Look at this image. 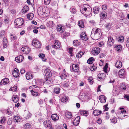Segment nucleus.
I'll list each match as a JSON object with an SVG mask.
<instances>
[{
	"instance_id": "37",
	"label": "nucleus",
	"mask_w": 129,
	"mask_h": 129,
	"mask_svg": "<svg viewBox=\"0 0 129 129\" xmlns=\"http://www.w3.org/2000/svg\"><path fill=\"white\" fill-rule=\"evenodd\" d=\"M79 27L81 28H83L84 27V22L82 21H80L78 22Z\"/></svg>"
},
{
	"instance_id": "53",
	"label": "nucleus",
	"mask_w": 129,
	"mask_h": 129,
	"mask_svg": "<svg viewBox=\"0 0 129 129\" xmlns=\"http://www.w3.org/2000/svg\"><path fill=\"white\" fill-rule=\"evenodd\" d=\"M90 68L91 70L93 71V70H95L96 69V67L94 66H93L90 67Z\"/></svg>"
},
{
	"instance_id": "58",
	"label": "nucleus",
	"mask_w": 129,
	"mask_h": 129,
	"mask_svg": "<svg viewBox=\"0 0 129 129\" xmlns=\"http://www.w3.org/2000/svg\"><path fill=\"white\" fill-rule=\"evenodd\" d=\"M124 98H126L127 101H129V95H125Z\"/></svg>"
},
{
	"instance_id": "40",
	"label": "nucleus",
	"mask_w": 129,
	"mask_h": 129,
	"mask_svg": "<svg viewBox=\"0 0 129 129\" xmlns=\"http://www.w3.org/2000/svg\"><path fill=\"white\" fill-rule=\"evenodd\" d=\"M52 81L51 79L50 78H47L46 80L45 81V83L47 84L50 83Z\"/></svg>"
},
{
	"instance_id": "27",
	"label": "nucleus",
	"mask_w": 129,
	"mask_h": 129,
	"mask_svg": "<svg viewBox=\"0 0 129 129\" xmlns=\"http://www.w3.org/2000/svg\"><path fill=\"white\" fill-rule=\"evenodd\" d=\"M51 117L52 119L54 121H57L59 119V117L56 114H52Z\"/></svg>"
},
{
	"instance_id": "41",
	"label": "nucleus",
	"mask_w": 129,
	"mask_h": 129,
	"mask_svg": "<svg viewBox=\"0 0 129 129\" xmlns=\"http://www.w3.org/2000/svg\"><path fill=\"white\" fill-rule=\"evenodd\" d=\"M118 41L121 43L123 42L124 41V38L123 36H120L118 39Z\"/></svg>"
},
{
	"instance_id": "3",
	"label": "nucleus",
	"mask_w": 129,
	"mask_h": 129,
	"mask_svg": "<svg viewBox=\"0 0 129 129\" xmlns=\"http://www.w3.org/2000/svg\"><path fill=\"white\" fill-rule=\"evenodd\" d=\"M32 44L33 46L37 48H39L41 46L40 42L36 39H34L33 40Z\"/></svg>"
},
{
	"instance_id": "57",
	"label": "nucleus",
	"mask_w": 129,
	"mask_h": 129,
	"mask_svg": "<svg viewBox=\"0 0 129 129\" xmlns=\"http://www.w3.org/2000/svg\"><path fill=\"white\" fill-rule=\"evenodd\" d=\"M5 31L4 30L2 31L0 33V37H3L4 35Z\"/></svg>"
},
{
	"instance_id": "46",
	"label": "nucleus",
	"mask_w": 129,
	"mask_h": 129,
	"mask_svg": "<svg viewBox=\"0 0 129 129\" xmlns=\"http://www.w3.org/2000/svg\"><path fill=\"white\" fill-rule=\"evenodd\" d=\"M73 43L74 45L76 46H77L79 44L78 41L77 40H74L73 41Z\"/></svg>"
},
{
	"instance_id": "1",
	"label": "nucleus",
	"mask_w": 129,
	"mask_h": 129,
	"mask_svg": "<svg viewBox=\"0 0 129 129\" xmlns=\"http://www.w3.org/2000/svg\"><path fill=\"white\" fill-rule=\"evenodd\" d=\"M101 35V31L100 28L96 27L93 28L91 34V37L93 40H98L100 38Z\"/></svg>"
},
{
	"instance_id": "8",
	"label": "nucleus",
	"mask_w": 129,
	"mask_h": 129,
	"mask_svg": "<svg viewBox=\"0 0 129 129\" xmlns=\"http://www.w3.org/2000/svg\"><path fill=\"white\" fill-rule=\"evenodd\" d=\"M45 73L47 78H50L52 75V73L50 70L46 69L45 70Z\"/></svg>"
},
{
	"instance_id": "34",
	"label": "nucleus",
	"mask_w": 129,
	"mask_h": 129,
	"mask_svg": "<svg viewBox=\"0 0 129 129\" xmlns=\"http://www.w3.org/2000/svg\"><path fill=\"white\" fill-rule=\"evenodd\" d=\"M34 16V15L32 13H29L27 15L28 19L30 20H32Z\"/></svg>"
},
{
	"instance_id": "15",
	"label": "nucleus",
	"mask_w": 129,
	"mask_h": 129,
	"mask_svg": "<svg viewBox=\"0 0 129 129\" xmlns=\"http://www.w3.org/2000/svg\"><path fill=\"white\" fill-rule=\"evenodd\" d=\"M62 26L61 24L57 25V26L56 29L58 31H59L60 33H62L64 31V30L62 28Z\"/></svg>"
},
{
	"instance_id": "17",
	"label": "nucleus",
	"mask_w": 129,
	"mask_h": 129,
	"mask_svg": "<svg viewBox=\"0 0 129 129\" xmlns=\"http://www.w3.org/2000/svg\"><path fill=\"white\" fill-rule=\"evenodd\" d=\"M80 38L82 40L84 41H86L88 39V38L87 37L86 34L85 32H82L80 36Z\"/></svg>"
},
{
	"instance_id": "45",
	"label": "nucleus",
	"mask_w": 129,
	"mask_h": 129,
	"mask_svg": "<svg viewBox=\"0 0 129 129\" xmlns=\"http://www.w3.org/2000/svg\"><path fill=\"white\" fill-rule=\"evenodd\" d=\"M31 127V126L29 123H26L24 126V127L25 128L28 129Z\"/></svg>"
},
{
	"instance_id": "9",
	"label": "nucleus",
	"mask_w": 129,
	"mask_h": 129,
	"mask_svg": "<svg viewBox=\"0 0 129 129\" xmlns=\"http://www.w3.org/2000/svg\"><path fill=\"white\" fill-rule=\"evenodd\" d=\"M60 43L59 42L58 40H56L53 47L55 49H59L60 47Z\"/></svg>"
},
{
	"instance_id": "38",
	"label": "nucleus",
	"mask_w": 129,
	"mask_h": 129,
	"mask_svg": "<svg viewBox=\"0 0 129 129\" xmlns=\"http://www.w3.org/2000/svg\"><path fill=\"white\" fill-rule=\"evenodd\" d=\"M30 92L32 95L34 96H36L38 95L39 93L36 91H35L31 90Z\"/></svg>"
},
{
	"instance_id": "43",
	"label": "nucleus",
	"mask_w": 129,
	"mask_h": 129,
	"mask_svg": "<svg viewBox=\"0 0 129 129\" xmlns=\"http://www.w3.org/2000/svg\"><path fill=\"white\" fill-rule=\"evenodd\" d=\"M60 91V88L59 87H56L54 88V91L56 94H58L59 93Z\"/></svg>"
},
{
	"instance_id": "56",
	"label": "nucleus",
	"mask_w": 129,
	"mask_h": 129,
	"mask_svg": "<svg viewBox=\"0 0 129 129\" xmlns=\"http://www.w3.org/2000/svg\"><path fill=\"white\" fill-rule=\"evenodd\" d=\"M120 109L121 110V112L122 113H124L126 112V111L123 108H120Z\"/></svg>"
},
{
	"instance_id": "32",
	"label": "nucleus",
	"mask_w": 129,
	"mask_h": 129,
	"mask_svg": "<svg viewBox=\"0 0 129 129\" xmlns=\"http://www.w3.org/2000/svg\"><path fill=\"white\" fill-rule=\"evenodd\" d=\"M39 57L42 58L43 61H45L47 59L46 58H45V55L43 53H40L39 54Z\"/></svg>"
},
{
	"instance_id": "4",
	"label": "nucleus",
	"mask_w": 129,
	"mask_h": 129,
	"mask_svg": "<svg viewBox=\"0 0 129 129\" xmlns=\"http://www.w3.org/2000/svg\"><path fill=\"white\" fill-rule=\"evenodd\" d=\"M106 75L104 73H101L97 75V79L99 81H103L106 77Z\"/></svg>"
},
{
	"instance_id": "14",
	"label": "nucleus",
	"mask_w": 129,
	"mask_h": 129,
	"mask_svg": "<svg viewBox=\"0 0 129 129\" xmlns=\"http://www.w3.org/2000/svg\"><path fill=\"white\" fill-rule=\"evenodd\" d=\"M43 124L45 127L47 128L48 126H50V125L51 124V123L50 120H47L44 121L43 122Z\"/></svg>"
},
{
	"instance_id": "6",
	"label": "nucleus",
	"mask_w": 129,
	"mask_h": 129,
	"mask_svg": "<svg viewBox=\"0 0 129 129\" xmlns=\"http://www.w3.org/2000/svg\"><path fill=\"white\" fill-rule=\"evenodd\" d=\"M77 64H73L72 66H70L71 70L72 71L78 72L79 70V67Z\"/></svg>"
},
{
	"instance_id": "31",
	"label": "nucleus",
	"mask_w": 129,
	"mask_h": 129,
	"mask_svg": "<svg viewBox=\"0 0 129 129\" xmlns=\"http://www.w3.org/2000/svg\"><path fill=\"white\" fill-rule=\"evenodd\" d=\"M87 111H85L83 110H80L79 111V113L81 115L85 116L87 115Z\"/></svg>"
},
{
	"instance_id": "47",
	"label": "nucleus",
	"mask_w": 129,
	"mask_h": 129,
	"mask_svg": "<svg viewBox=\"0 0 129 129\" xmlns=\"http://www.w3.org/2000/svg\"><path fill=\"white\" fill-rule=\"evenodd\" d=\"M51 0H44V4L46 5H48L49 4Z\"/></svg>"
},
{
	"instance_id": "36",
	"label": "nucleus",
	"mask_w": 129,
	"mask_h": 129,
	"mask_svg": "<svg viewBox=\"0 0 129 129\" xmlns=\"http://www.w3.org/2000/svg\"><path fill=\"white\" fill-rule=\"evenodd\" d=\"M60 77L62 79H64L66 78L67 76V73H60Z\"/></svg>"
},
{
	"instance_id": "16",
	"label": "nucleus",
	"mask_w": 129,
	"mask_h": 129,
	"mask_svg": "<svg viewBox=\"0 0 129 129\" xmlns=\"http://www.w3.org/2000/svg\"><path fill=\"white\" fill-rule=\"evenodd\" d=\"M80 117L79 116L76 117L73 121V124L75 125H77L80 121Z\"/></svg>"
},
{
	"instance_id": "48",
	"label": "nucleus",
	"mask_w": 129,
	"mask_h": 129,
	"mask_svg": "<svg viewBox=\"0 0 129 129\" xmlns=\"http://www.w3.org/2000/svg\"><path fill=\"white\" fill-rule=\"evenodd\" d=\"M10 36L12 40H13L17 39V37L14 35L11 34Z\"/></svg>"
},
{
	"instance_id": "2",
	"label": "nucleus",
	"mask_w": 129,
	"mask_h": 129,
	"mask_svg": "<svg viewBox=\"0 0 129 129\" xmlns=\"http://www.w3.org/2000/svg\"><path fill=\"white\" fill-rule=\"evenodd\" d=\"M15 23L17 26L19 27L24 24V20L23 18H19L16 19L15 21Z\"/></svg>"
},
{
	"instance_id": "60",
	"label": "nucleus",
	"mask_w": 129,
	"mask_h": 129,
	"mask_svg": "<svg viewBox=\"0 0 129 129\" xmlns=\"http://www.w3.org/2000/svg\"><path fill=\"white\" fill-rule=\"evenodd\" d=\"M99 124H101L102 122V120L101 119L99 118L96 121Z\"/></svg>"
},
{
	"instance_id": "10",
	"label": "nucleus",
	"mask_w": 129,
	"mask_h": 129,
	"mask_svg": "<svg viewBox=\"0 0 129 129\" xmlns=\"http://www.w3.org/2000/svg\"><path fill=\"white\" fill-rule=\"evenodd\" d=\"M24 59V57L23 56L20 55L15 58L16 61L18 63L22 62Z\"/></svg>"
},
{
	"instance_id": "44",
	"label": "nucleus",
	"mask_w": 129,
	"mask_h": 129,
	"mask_svg": "<svg viewBox=\"0 0 129 129\" xmlns=\"http://www.w3.org/2000/svg\"><path fill=\"white\" fill-rule=\"evenodd\" d=\"M70 11L72 13H75L76 12V10L75 8L73 7L71 8L70 9Z\"/></svg>"
},
{
	"instance_id": "7",
	"label": "nucleus",
	"mask_w": 129,
	"mask_h": 129,
	"mask_svg": "<svg viewBox=\"0 0 129 129\" xmlns=\"http://www.w3.org/2000/svg\"><path fill=\"white\" fill-rule=\"evenodd\" d=\"M100 50L99 47H95L92 51V53L93 55H96L100 52Z\"/></svg>"
},
{
	"instance_id": "54",
	"label": "nucleus",
	"mask_w": 129,
	"mask_h": 129,
	"mask_svg": "<svg viewBox=\"0 0 129 129\" xmlns=\"http://www.w3.org/2000/svg\"><path fill=\"white\" fill-rule=\"evenodd\" d=\"M111 122L113 123H115L117 122L116 119L115 118H113L111 120Z\"/></svg>"
},
{
	"instance_id": "33",
	"label": "nucleus",
	"mask_w": 129,
	"mask_h": 129,
	"mask_svg": "<svg viewBox=\"0 0 129 129\" xmlns=\"http://www.w3.org/2000/svg\"><path fill=\"white\" fill-rule=\"evenodd\" d=\"M100 8L98 7H95L93 8V12L95 14H98Z\"/></svg>"
},
{
	"instance_id": "61",
	"label": "nucleus",
	"mask_w": 129,
	"mask_h": 129,
	"mask_svg": "<svg viewBox=\"0 0 129 129\" xmlns=\"http://www.w3.org/2000/svg\"><path fill=\"white\" fill-rule=\"evenodd\" d=\"M3 43H8L7 39L6 38L4 37V38L3 40Z\"/></svg>"
},
{
	"instance_id": "49",
	"label": "nucleus",
	"mask_w": 129,
	"mask_h": 129,
	"mask_svg": "<svg viewBox=\"0 0 129 129\" xmlns=\"http://www.w3.org/2000/svg\"><path fill=\"white\" fill-rule=\"evenodd\" d=\"M6 120L5 118V117H1V120H0V122L2 123H4Z\"/></svg>"
},
{
	"instance_id": "52",
	"label": "nucleus",
	"mask_w": 129,
	"mask_h": 129,
	"mask_svg": "<svg viewBox=\"0 0 129 129\" xmlns=\"http://www.w3.org/2000/svg\"><path fill=\"white\" fill-rule=\"evenodd\" d=\"M69 85V83L68 82L65 81L63 83V85L65 87H67Z\"/></svg>"
},
{
	"instance_id": "64",
	"label": "nucleus",
	"mask_w": 129,
	"mask_h": 129,
	"mask_svg": "<svg viewBox=\"0 0 129 129\" xmlns=\"http://www.w3.org/2000/svg\"><path fill=\"white\" fill-rule=\"evenodd\" d=\"M6 113L8 115H10L11 114V112L9 111L8 109L6 111Z\"/></svg>"
},
{
	"instance_id": "24",
	"label": "nucleus",
	"mask_w": 129,
	"mask_h": 129,
	"mask_svg": "<svg viewBox=\"0 0 129 129\" xmlns=\"http://www.w3.org/2000/svg\"><path fill=\"white\" fill-rule=\"evenodd\" d=\"M26 77L27 80H29L32 79L33 78V75L31 73L28 72L26 74Z\"/></svg>"
},
{
	"instance_id": "59",
	"label": "nucleus",
	"mask_w": 129,
	"mask_h": 129,
	"mask_svg": "<svg viewBox=\"0 0 129 129\" xmlns=\"http://www.w3.org/2000/svg\"><path fill=\"white\" fill-rule=\"evenodd\" d=\"M109 113L108 112L106 113V115L105 117L106 119H108L109 118Z\"/></svg>"
},
{
	"instance_id": "55",
	"label": "nucleus",
	"mask_w": 129,
	"mask_h": 129,
	"mask_svg": "<svg viewBox=\"0 0 129 129\" xmlns=\"http://www.w3.org/2000/svg\"><path fill=\"white\" fill-rule=\"evenodd\" d=\"M117 51H120L121 49V46L120 45L117 46Z\"/></svg>"
},
{
	"instance_id": "5",
	"label": "nucleus",
	"mask_w": 129,
	"mask_h": 129,
	"mask_svg": "<svg viewBox=\"0 0 129 129\" xmlns=\"http://www.w3.org/2000/svg\"><path fill=\"white\" fill-rule=\"evenodd\" d=\"M21 50L25 54H28L31 51L30 48L26 46L22 47L21 48Z\"/></svg>"
},
{
	"instance_id": "23",
	"label": "nucleus",
	"mask_w": 129,
	"mask_h": 129,
	"mask_svg": "<svg viewBox=\"0 0 129 129\" xmlns=\"http://www.w3.org/2000/svg\"><path fill=\"white\" fill-rule=\"evenodd\" d=\"M46 26L48 28H50L54 26V24L53 21H50L47 22Z\"/></svg>"
},
{
	"instance_id": "20",
	"label": "nucleus",
	"mask_w": 129,
	"mask_h": 129,
	"mask_svg": "<svg viewBox=\"0 0 129 129\" xmlns=\"http://www.w3.org/2000/svg\"><path fill=\"white\" fill-rule=\"evenodd\" d=\"M9 82V80L8 78H5L2 80L0 83V84L5 85L7 84Z\"/></svg>"
},
{
	"instance_id": "50",
	"label": "nucleus",
	"mask_w": 129,
	"mask_h": 129,
	"mask_svg": "<svg viewBox=\"0 0 129 129\" xmlns=\"http://www.w3.org/2000/svg\"><path fill=\"white\" fill-rule=\"evenodd\" d=\"M121 88L124 90L126 89L125 85L124 84H122L120 87Z\"/></svg>"
},
{
	"instance_id": "21",
	"label": "nucleus",
	"mask_w": 129,
	"mask_h": 129,
	"mask_svg": "<svg viewBox=\"0 0 129 129\" xmlns=\"http://www.w3.org/2000/svg\"><path fill=\"white\" fill-rule=\"evenodd\" d=\"M99 99L100 101V102L101 103H104L106 102V98L103 95H102L100 96Z\"/></svg>"
},
{
	"instance_id": "51",
	"label": "nucleus",
	"mask_w": 129,
	"mask_h": 129,
	"mask_svg": "<svg viewBox=\"0 0 129 129\" xmlns=\"http://www.w3.org/2000/svg\"><path fill=\"white\" fill-rule=\"evenodd\" d=\"M107 6L106 5H102V8L103 10H105L107 9Z\"/></svg>"
},
{
	"instance_id": "18",
	"label": "nucleus",
	"mask_w": 129,
	"mask_h": 129,
	"mask_svg": "<svg viewBox=\"0 0 129 129\" xmlns=\"http://www.w3.org/2000/svg\"><path fill=\"white\" fill-rule=\"evenodd\" d=\"M119 76L120 78H123L125 75V74L124 69H122L118 72Z\"/></svg>"
},
{
	"instance_id": "63",
	"label": "nucleus",
	"mask_w": 129,
	"mask_h": 129,
	"mask_svg": "<svg viewBox=\"0 0 129 129\" xmlns=\"http://www.w3.org/2000/svg\"><path fill=\"white\" fill-rule=\"evenodd\" d=\"M4 22L6 24H8L9 22V19H5L4 20Z\"/></svg>"
},
{
	"instance_id": "35",
	"label": "nucleus",
	"mask_w": 129,
	"mask_h": 129,
	"mask_svg": "<svg viewBox=\"0 0 129 129\" xmlns=\"http://www.w3.org/2000/svg\"><path fill=\"white\" fill-rule=\"evenodd\" d=\"M13 120H14V121L18 123L20 122V119L19 116H15L13 118Z\"/></svg>"
},
{
	"instance_id": "28",
	"label": "nucleus",
	"mask_w": 129,
	"mask_h": 129,
	"mask_svg": "<svg viewBox=\"0 0 129 129\" xmlns=\"http://www.w3.org/2000/svg\"><path fill=\"white\" fill-rule=\"evenodd\" d=\"M12 101L15 103H17L19 100V98L17 95H13L12 98Z\"/></svg>"
},
{
	"instance_id": "12",
	"label": "nucleus",
	"mask_w": 129,
	"mask_h": 129,
	"mask_svg": "<svg viewBox=\"0 0 129 129\" xmlns=\"http://www.w3.org/2000/svg\"><path fill=\"white\" fill-rule=\"evenodd\" d=\"M13 76L15 77H17L19 75V71L16 68H15L14 71L12 72Z\"/></svg>"
},
{
	"instance_id": "25",
	"label": "nucleus",
	"mask_w": 129,
	"mask_h": 129,
	"mask_svg": "<svg viewBox=\"0 0 129 129\" xmlns=\"http://www.w3.org/2000/svg\"><path fill=\"white\" fill-rule=\"evenodd\" d=\"M107 13L105 12H102L100 14L101 19H103L106 18L107 16Z\"/></svg>"
},
{
	"instance_id": "62",
	"label": "nucleus",
	"mask_w": 129,
	"mask_h": 129,
	"mask_svg": "<svg viewBox=\"0 0 129 129\" xmlns=\"http://www.w3.org/2000/svg\"><path fill=\"white\" fill-rule=\"evenodd\" d=\"M12 123V120L11 119H9L7 123L8 125H10Z\"/></svg>"
},
{
	"instance_id": "30",
	"label": "nucleus",
	"mask_w": 129,
	"mask_h": 129,
	"mask_svg": "<svg viewBox=\"0 0 129 129\" xmlns=\"http://www.w3.org/2000/svg\"><path fill=\"white\" fill-rule=\"evenodd\" d=\"M29 9L28 7L26 6H24L22 10V12L23 13H25L27 12Z\"/></svg>"
},
{
	"instance_id": "22",
	"label": "nucleus",
	"mask_w": 129,
	"mask_h": 129,
	"mask_svg": "<svg viewBox=\"0 0 129 129\" xmlns=\"http://www.w3.org/2000/svg\"><path fill=\"white\" fill-rule=\"evenodd\" d=\"M64 94H62L61 95V100L62 102H65L68 100V97L64 95Z\"/></svg>"
},
{
	"instance_id": "19",
	"label": "nucleus",
	"mask_w": 129,
	"mask_h": 129,
	"mask_svg": "<svg viewBox=\"0 0 129 129\" xmlns=\"http://www.w3.org/2000/svg\"><path fill=\"white\" fill-rule=\"evenodd\" d=\"M65 116L66 118L68 119H71L73 117L71 113L68 111H66L65 112Z\"/></svg>"
},
{
	"instance_id": "11",
	"label": "nucleus",
	"mask_w": 129,
	"mask_h": 129,
	"mask_svg": "<svg viewBox=\"0 0 129 129\" xmlns=\"http://www.w3.org/2000/svg\"><path fill=\"white\" fill-rule=\"evenodd\" d=\"M36 84L38 86H42L44 85V83L43 80L41 79H37L35 80Z\"/></svg>"
},
{
	"instance_id": "42",
	"label": "nucleus",
	"mask_w": 129,
	"mask_h": 129,
	"mask_svg": "<svg viewBox=\"0 0 129 129\" xmlns=\"http://www.w3.org/2000/svg\"><path fill=\"white\" fill-rule=\"evenodd\" d=\"M112 26V24L109 23H107L105 27L108 29H109Z\"/></svg>"
},
{
	"instance_id": "26",
	"label": "nucleus",
	"mask_w": 129,
	"mask_h": 129,
	"mask_svg": "<svg viewBox=\"0 0 129 129\" xmlns=\"http://www.w3.org/2000/svg\"><path fill=\"white\" fill-rule=\"evenodd\" d=\"M122 66V62L120 60H118L116 62L115 66L117 68H120Z\"/></svg>"
},
{
	"instance_id": "29",
	"label": "nucleus",
	"mask_w": 129,
	"mask_h": 129,
	"mask_svg": "<svg viewBox=\"0 0 129 129\" xmlns=\"http://www.w3.org/2000/svg\"><path fill=\"white\" fill-rule=\"evenodd\" d=\"M93 114L95 116H96L101 114L102 113V111L99 110H94L93 112Z\"/></svg>"
},
{
	"instance_id": "13",
	"label": "nucleus",
	"mask_w": 129,
	"mask_h": 129,
	"mask_svg": "<svg viewBox=\"0 0 129 129\" xmlns=\"http://www.w3.org/2000/svg\"><path fill=\"white\" fill-rule=\"evenodd\" d=\"M114 42V40L111 37H109L107 42L108 45L109 46H112L113 45Z\"/></svg>"
},
{
	"instance_id": "39",
	"label": "nucleus",
	"mask_w": 129,
	"mask_h": 129,
	"mask_svg": "<svg viewBox=\"0 0 129 129\" xmlns=\"http://www.w3.org/2000/svg\"><path fill=\"white\" fill-rule=\"evenodd\" d=\"M84 53L83 52L80 51L76 55V57L78 58H80L84 54Z\"/></svg>"
}]
</instances>
